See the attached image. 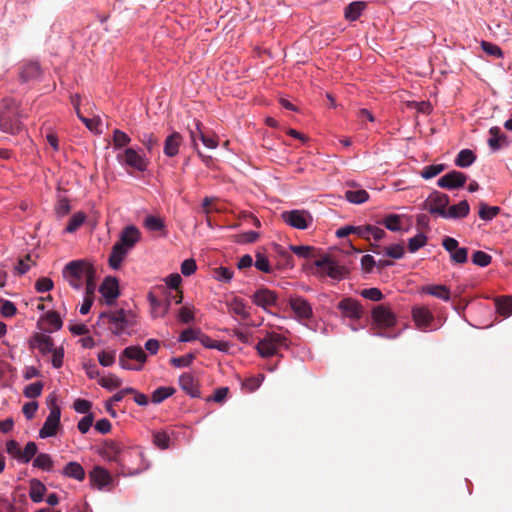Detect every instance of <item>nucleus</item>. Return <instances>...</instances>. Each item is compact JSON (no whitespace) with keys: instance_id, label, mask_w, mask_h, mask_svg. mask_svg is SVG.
Masks as SVG:
<instances>
[{"instance_id":"412c9836","label":"nucleus","mask_w":512,"mask_h":512,"mask_svg":"<svg viewBox=\"0 0 512 512\" xmlns=\"http://www.w3.org/2000/svg\"><path fill=\"white\" fill-rule=\"evenodd\" d=\"M129 249H126V247L120 245L119 243H115L112 247L111 253L109 255L108 263L109 266L117 270L121 267V264L127 254L129 253Z\"/></svg>"},{"instance_id":"bf43d9fd","label":"nucleus","mask_w":512,"mask_h":512,"mask_svg":"<svg viewBox=\"0 0 512 512\" xmlns=\"http://www.w3.org/2000/svg\"><path fill=\"white\" fill-rule=\"evenodd\" d=\"M360 295L368 300L375 301V302L381 301L384 297L381 290L378 288H375V287L363 289L360 292Z\"/></svg>"},{"instance_id":"680f3d73","label":"nucleus","mask_w":512,"mask_h":512,"mask_svg":"<svg viewBox=\"0 0 512 512\" xmlns=\"http://www.w3.org/2000/svg\"><path fill=\"white\" fill-rule=\"evenodd\" d=\"M71 210L70 203L67 198H59L55 206V212L59 217L66 216Z\"/></svg>"},{"instance_id":"8fccbe9b","label":"nucleus","mask_w":512,"mask_h":512,"mask_svg":"<svg viewBox=\"0 0 512 512\" xmlns=\"http://www.w3.org/2000/svg\"><path fill=\"white\" fill-rule=\"evenodd\" d=\"M188 129L193 148L197 151L198 156L201 157L205 163H208L211 157L204 156L202 152L198 149L197 139L199 138V133H197L196 124L193 122V125H189Z\"/></svg>"},{"instance_id":"5701e85b","label":"nucleus","mask_w":512,"mask_h":512,"mask_svg":"<svg viewBox=\"0 0 512 512\" xmlns=\"http://www.w3.org/2000/svg\"><path fill=\"white\" fill-rule=\"evenodd\" d=\"M122 453V446L116 441L105 442L102 448V455L109 461L118 462Z\"/></svg>"},{"instance_id":"a878e982","label":"nucleus","mask_w":512,"mask_h":512,"mask_svg":"<svg viewBox=\"0 0 512 512\" xmlns=\"http://www.w3.org/2000/svg\"><path fill=\"white\" fill-rule=\"evenodd\" d=\"M62 473L64 476L76 479L78 481H83L85 479V470L78 462H69L64 467Z\"/></svg>"},{"instance_id":"4d7b16f0","label":"nucleus","mask_w":512,"mask_h":512,"mask_svg":"<svg viewBox=\"0 0 512 512\" xmlns=\"http://www.w3.org/2000/svg\"><path fill=\"white\" fill-rule=\"evenodd\" d=\"M44 320L53 327L54 330H59L62 327V319L58 312L49 311L45 314Z\"/></svg>"},{"instance_id":"774afa93","label":"nucleus","mask_w":512,"mask_h":512,"mask_svg":"<svg viewBox=\"0 0 512 512\" xmlns=\"http://www.w3.org/2000/svg\"><path fill=\"white\" fill-rule=\"evenodd\" d=\"M482 49L489 55H492L494 57L500 58L503 56L502 50L497 45L482 41L481 43Z\"/></svg>"},{"instance_id":"2eb2a0df","label":"nucleus","mask_w":512,"mask_h":512,"mask_svg":"<svg viewBox=\"0 0 512 512\" xmlns=\"http://www.w3.org/2000/svg\"><path fill=\"white\" fill-rule=\"evenodd\" d=\"M412 318L416 326L421 330L428 329L434 321V315L425 306H415L412 308Z\"/></svg>"},{"instance_id":"b1692460","label":"nucleus","mask_w":512,"mask_h":512,"mask_svg":"<svg viewBox=\"0 0 512 512\" xmlns=\"http://www.w3.org/2000/svg\"><path fill=\"white\" fill-rule=\"evenodd\" d=\"M469 211V203L466 200H462L458 204L450 206L447 209L444 218H464L469 214Z\"/></svg>"},{"instance_id":"13d9d810","label":"nucleus","mask_w":512,"mask_h":512,"mask_svg":"<svg viewBox=\"0 0 512 512\" xmlns=\"http://www.w3.org/2000/svg\"><path fill=\"white\" fill-rule=\"evenodd\" d=\"M153 442L160 449H167L170 443V436L164 432H155L153 434Z\"/></svg>"},{"instance_id":"473e14b6","label":"nucleus","mask_w":512,"mask_h":512,"mask_svg":"<svg viewBox=\"0 0 512 512\" xmlns=\"http://www.w3.org/2000/svg\"><path fill=\"white\" fill-rule=\"evenodd\" d=\"M476 160V155L474 152L470 149H463L461 150L456 159H455V165L461 168L469 167L474 163Z\"/></svg>"},{"instance_id":"37998d69","label":"nucleus","mask_w":512,"mask_h":512,"mask_svg":"<svg viewBox=\"0 0 512 512\" xmlns=\"http://www.w3.org/2000/svg\"><path fill=\"white\" fill-rule=\"evenodd\" d=\"M86 215L83 212L75 213L69 220L68 225L65 228L67 233L75 232L85 221Z\"/></svg>"},{"instance_id":"09e8293b","label":"nucleus","mask_w":512,"mask_h":512,"mask_svg":"<svg viewBox=\"0 0 512 512\" xmlns=\"http://www.w3.org/2000/svg\"><path fill=\"white\" fill-rule=\"evenodd\" d=\"M445 168L446 166L444 164L428 165L422 169L421 176L424 179H431L444 171Z\"/></svg>"},{"instance_id":"58836bf2","label":"nucleus","mask_w":512,"mask_h":512,"mask_svg":"<svg viewBox=\"0 0 512 512\" xmlns=\"http://www.w3.org/2000/svg\"><path fill=\"white\" fill-rule=\"evenodd\" d=\"M33 466L45 471H51L53 468V460L49 454L40 453L35 457Z\"/></svg>"},{"instance_id":"1a4fd4ad","label":"nucleus","mask_w":512,"mask_h":512,"mask_svg":"<svg viewBox=\"0 0 512 512\" xmlns=\"http://www.w3.org/2000/svg\"><path fill=\"white\" fill-rule=\"evenodd\" d=\"M449 201L450 199L448 195L439 191H433L424 202V208L430 213L439 214L444 218Z\"/></svg>"},{"instance_id":"f704fd0d","label":"nucleus","mask_w":512,"mask_h":512,"mask_svg":"<svg viewBox=\"0 0 512 512\" xmlns=\"http://www.w3.org/2000/svg\"><path fill=\"white\" fill-rule=\"evenodd\" d=\"M345 198L351 203L362 204L369 199V194L364 189L347 190L345 192Z\"/></svg>"},{"instance_id":"de8ad7c7","label":"nucleus","mask_w":512,"mask_h":512,"mask_svg":"<svg viewBox=\"0 0 512 512\" xmlns=\"http://www.w3.org/2000/svg\"><path fill=\"white\" fill-rule=\"evenodd\" d=\"M426 243H427V237L424 234L419 233L416 236L409 239L408 250L411 253H415L421 247L425 246Z\"/></svg>"},{"instance_id":"ddd939ff","label":"nucleus","mask_w":512,"mask_h":512,"mask_svg":"<svg viewBox=\"0 0 512 512\" xmlns=\"http://www.w3.org/2000/svg\"><path fill=\"white\" fill-rule=\"evenodd\" d=\"M372 319L379 328H389L396 323L394 313L383 305H378L373 309Z\"/></svg>"},{"instance_id":"393cba45","label":"nucleus","mask_w":512,"mask_h":512,"mask_svg":"<svg viewBox=\"0 0 512 512\" xmlns=\"http://www.w3.org/2000/svg\"><path fill=\"white\" fill-rule=\"evenodd\" d=\"M422 292L443 301L450 300V290L445 285H426L422 288Z\"/></svg>"},{"instance_id":"7ed1b4c3","label":"nucleus","mask_w":512,"mask_h":512,"mask_svg":"<svg viewBox=\"0 0 512 512\" xmlns=\"http://www.w3.org/2000/svg\"><path fill=\"white\" fill-rule=\"evenodd\" d=\"M281 348H288V340L285 336L275 332H267L255 346L262 358L277 356Z\"/></svg>"},{"instance_id":"f257e3e1","label":"nucleus","mask_w":512,"mask_h":512,"mask_svg":"<svg viewBox=\"0 0 512 512\" xmlns=\"http://www.w3.org/2000/svg\"><path fill=\"white\" fill-rule=\"evenodd\" d=\"M21 114L13 100L5 99L0 102V130L15 135L23 129Z\"/></svg>"},{"instance_id":"e2e57ef3","label":"nucleus","mask_w":512,"mask_h":512,"mask_svg":"<svg viewBox=\"0 0 512 512\" xmlns=\"http://www.w3.org/2000/svg\"><path fill=\"white\" fill-rule=\"evenodd\" d=\"M16 311V306L11 301L0 299V312L4 317L14 316Z\"/></svg>"},{"instance_id":"2f4dec72","label":"nucleus","mask_w":512,"mask_h":512,"mask_svg":"<svg viewBox=\"0 0 512 512\" xmlns=\"http://www.w3.org/2000/svg\"><path fill=\"white\" fill-rule=\"evenodd\" d=\"M34 341L36 343V347L42 354L50 353L55 349L53 339L48 335L37 334L34 337Z\"/></svg>"},{"instance_id":"a211bd4d","label":"nucleus","mask_w":512,"mask_h":512,"mask_svg":"<svg viewBox=\"0 0 512 512\" xmlns=\"http://www.w3.org/2000/svg\"><path fill=\"white\" fill-rule=\"evenodd\" d=\"M100 292L106 299L108 304H111L119 295V285L115 278L107 277L100 286Z\"/></svg>"},{"instance_id":"0e129e2a","label":"nucleus","mask_w":512,"mask_h":512,"mask_svg":"<svg viewBox=\"0 0 512 512\" xmlns=\"http://www.w3.org/2000/svg\"><path fill=\"white\" fill-rule=\"evenodd\" d=\"M451 260L457 264H463L468 258V249L461 247L450 254Z\"/></svg>"},{"instance_id":"20e7f679","label":"nucleus","mask_w":512,"mask_h":512,"mask_svg":"<svg viewBox=\"0 0 512 512\" xmlns=\"http://www.w3.org/2000/svg\"><path fill=\"white\" fill-rule=\"evenodd\" d=\"M147 355L140 346L126 347L119 356V364L123 369L141 370Z\"/></svg>"},{"instance_id":"c03bdc74","label":"nucleus","mask_w":512,"mask_h":512,"mask_svg":"<svg viewBox=\"0 0 512 512\" xmlns=\"http://www.w3.org/2000/svg\"><path fill=\"white\" fill-rule=\"evenodd\" d=\"M290 250L296 254L298 257L301 258H314L315 255V248L312 246H305V245H291Z\"/></svg>"},{"instance_id":"c9c22d12","label":"nucleus","mask_w":512,"mask_h":512,"mask_svg":"<svg viewBox=\"0 0 512 512\" xmlns=\"http://www.w3.org/2000/svg\"><path fill=\"white\" fill-rule=\"evenodd\" d=\"M500 213L498 206H488L486 203L481 202L479 204V217L482 220L490 221Z\"/></svg>"},{"instance_id":"6e6d98bb","label":"nucleus","mask_w":512,"mask_h":512,"mask_svg":"<svg viewBox=\"0 0 512 512\" xmlns=\"http://www.w3.org/2000/svg\"><path fill=\"white\" fill-rule=\"evenodd\" d=\"M195 356L193 354H186L180 357H173L170 359V364L176 368L188 367L192 364Z\"/></svg>"},{"instance_id":"9d476101","label":"nucleus","mask_w":512,"mask_h":512,"mask_svg":"<svg viewBox=\"0 0 512 512\" xmlns=\"http://www.w3.org/2000/svg\"><path fill=\"white\" fill-rule=\"evenodd\" d=\"M288 303L298 321L302 322L312 319L313 309L305 298L302 296H291Z\"/></svg>"},{"instance_id":"4be33fe9","label":"nucleus","mask_w":512,"mask_h":512,"mask_svg":"<svg viewBox=\"0 0 512 512\" xmlns=\"http://www.w3.org/2000/svg\"><path fill=\"white\" fill-rule=\"evenodd\" d=\"M92 484L97 485L99 488L107 486L112 481V477L109 472L100 467H95L89 474Z\"/></svg>"},{"instance_id":"5fc2aeb1","label":"nucleus","mask_w":512,"mask_h":512,"mask_svg":"<svg viewBox=\"0 0 512 512\" xmlns=\"http://www.w3.org/2000/svg\"><path fill=\"white\" fill-rule=\"evenodd\" d=\"M144 224L150 231H161L165 227L161 218L152 215L145 218Z\"/></svg>"},{"instance_id":"4c0bfd02","label":"nucleus","mask_w":512,"mask_h":512,"mask_svg":"<svg viewBox=\"0 0 512 512\" xmlns=\"http://www.w3.org/2000/svg\"><path fill=\"white\" fill-rule=\"evenodd\" d=\"M41 73L40 66L38 63L31 62L26 64L21 71V78L23 81H29L37 78Z\"/></svg>"},{"instance_id":"f03ea898","label":"nucleus","mask_w":512,"mask_h":512,"mask_svg":"<svg viewBox=\"0 0 512 512\" xmlns=\"http://www.w3.org/2000/svg\"><path fill=\"white\" fill-rule=\"evenodd\" d=\"M94 267L84 261H71L64 270L63 276L74 289H80L86 278H91Z\"/></svg>"},{"instance_id":"79ce46f5","label":"nucleus","mask_w":512,"mask_h":512,"mask_svg":"<svg viewBox=\"0 0 512 512\" xmlns=\"http://www.w3.org/2000/svg\"><path fill=\"white\" fill-rule=\"evenodd\" d=\"M37 445L33 441H29L26 445L24 450H21L19 461L22 463H28L30 460L37 456Z\"/></svg>"},{"instance_id":"6e6552de","label":"nucleus","mask_w":512,"mask_h":512,"mask_svg":"<svg viewBox=\"0 0 512 512\" xmlns=\"http://www.w3.org/2000/svg\"><path fill=\"white\" fill-rule=\"evenodd\" d=\"M100 318L108 319L110 324L109 329L115 335L121 334L130 325L127 313L124 309L113 312H103L100 314Z\"/></svg>"},{"instance_id":"aec40b11","label":"nucleus","mask_w":512,"mask_h":512,"mask_svg":"<svg viewBox=\"0 0 512 512\" xmlns=\"http://www.w3.org/2000/svg\"><path fill=\"white\" fill-rule=\"evenodd\" d=\"M179 384L183 391L193 398L200 397V389L198 382L190 373H183L179 377Z\"/></svg>"},{"instance_id":"6ab92c4d","label":"nucleus","mask_w":512,"mask_h":512,"mask_svg":"<svg viewBox=\"0 0 512 512\" xmlns=\"http://www.w3.org/2000/svg\"><path fill=\"white\" fill-rule=\"evenodd\" d=\"M183 142V137L179 132H173L168 135L164 141V149L163 152L167 157H175L179 148Z\"/></svg>"},{"instance_id":"69168bd1","label":"nucleus","mask_w":512,"mask_h":512,"mask_svg":"<svg viewBox=\"0 0 512 512\" xmlns=\"http://www.w3.org/2000/svg\"><path fill=\"white\" fill-rule=\"evenodd\" d=\"M386 255L393 259H400L404 255V247L402 244H393L385 248Z\"/></svg>"},{"instance_id":"9b49d317","label":"nucleus","mask_w":512,"mask_h":512,"mask_svg":"<svg viewBox=\"0 0 512 512\" xmlns=\"http://www.w3.org/2000/svg\"><path fill=\"white\" fill-rule=\"evenodd\" d=\"M314 265L320 270L321 273L326 274L334 279L342 278L346 272L344 267L338 266L328 255L316 259L314 261Z\"/></svg>"},{"instance_id":"f3484780","label":"nucleus","mask_w":512,"mask_h":512,"mask_svg":"<svg viewBox=\"0 0 512 512\" xmlns=\"http://www.w3.org/2000/svg\"><path fill=\"white\" fill-rule=\"evenodd\" d=\"M252 300L257 306L268 309L276 304L277 295L267 288H261L253 294Z\"/></svg>"},{"instance_id":"052dcab7","label":"nucleus","mask_w":512,"mask_h":512,"mask_svg":"<svg viewBox=\"0 0 512 512\" xmlns=\"http://www.w3.org/2000/svg\"><path fill=\"white\" fill-rule=\"evenodd\" d=\"M200 337V329L197 328H187L179 336L180 342H190L193 340H198Z\"/></svg>"},{"instance_id":"0eeeda50","label":"nucleus","mask_w":512,"mask_h":512,"mask_svg":"<svg viewBox=\"0 0 512 512\" xmlns=\"http://www.w3.org/2000/svg\"><path fill=\"white\" fill-rule=\"evenodd\" d=\"M281 218L286 224L300 230L307 229L313 221L310 213L305 210L284 211Z\"/></svg>"},{"instance_id":"f8f14e48","label":"nucleus","mask_w":512,"mask_h":512,"mask_svg":"<svg viewBox=\"0 0 512 512\" xmlns=\"http://www.w3.org/2000/svg\"><path fill=\"white\" fill-rule=\"evenodd\" d=\"M337 308L340 310L343 317H347L351 320H358L363 315L361 304L353 298H344L337 304Z\"/></svg>"},{"instance_id":"cd10ccee","label":"nucleus","mask_w":512,"mask_h":512,"mask_svg":"<svg viewBox=\"0 0 512 512\" xmlns=\"http://www.w3.org/2000/svg\"><path fill=\"white\" fill-rule=\"evenodd\" d=\"M495 306L500 315L509 317L512 315V296L497 297L495 299Z\"/></svg>"},{"instance_id":"338daca9","label":"nucleus","mask_w":512,"mask_h":512,"mask_svg":"<svg viewBox=\"0 0 512 512\" xmlns=\"http://www.w3.org/2000/svg\"><path fill=\"white\" fill-rule=\"evenodd\" d=\"M93 421H94V416L92 413H88L87 415H85L79 422H78V430L82 433V434H85L89 431V429L91 428L92 424H93Z\"/></svg>"},{"instance_id":"a18cd8bd","label":"nucleus","mask_w":512,"mask_h":512,"mask_svg":"<svg viewBox=\"0 0 512 512\" xmlns=\"http://www.w3.org/2000/svg\"><path fill=\"white\" fill-rule=\"evenodd\" d=\"M99 384L108 390H114L121 386L122 380L116 375L110 374L106 377H102L99 380Z\"/></svg>"},{"instance_id":"72a5a7b5","label":"nucleus","mask_w":512,"mask_h":512,"mask_svg":"<svg viewBox=\"0 0 512 512\" xmlns=\"http://www.w3.org/2000/svg\"><path fill=\"white\" fill-rule=\"evenodd\" d=\"M131 138L120 129L113 130L112 143L114 149H122L129 145Z\"/></svg>"},{"instance_id":"c756f323","label":"nucleus","mask_w":512,"mask_h":512,"mask_svg":"<svg viewBox=\"0 0 512 512\" xmlns=\"http://www.w3.org/2000/svg\"><path fill=\"white\" fill-rule=\"evenodd\" d=\"M491 137L488 139L489 147L496 151L503 146V143L506 141V136L501 133L499 127H492L489 130Z\"/></svg>"},{"instance_id":"c85d7f7f","label":"nucleus","mask_w":512,"mask_h":512,"mask_svg":"<svg viewBox=\"0 0 512 512\" xmlns=\"http://www.w3.org/2000/svg\"><path fill=\"white\" fill-rule=\"evenodd\" d=\"M228 309L230 313L240 316L242 319L246 320L250 317V313L248 312L246 305L244 302L235 297L228 303Z\"/></svg>"},{"instance_id":"a19ab883","label":"nucleus","mask_w":512,"mask_h":512,"mask_svg":"<svg viewBox=\"0 0 512 512\" xmlns=\"http://www.w3.org/2000/svg\"><path fill=\"white\" fill-rule=\"evenodd\" d=\"M378 223L384 225L388 230L393 232L401 230V216L397 214L387 215Z\"/></svg>"},{"instance_id":"603ef678","label":"nucleus","mask_w":512,"mask_h":512,"mask_svg":"<svg viewBox=\"0 0 512 512\" xmlns=\"http://www.w3.org/2000/svg\"><path fill=\"white\" fill-rule=\"evenodd\" d=\"M139 141L149 153L158 145V138L153 133H143L139 136Z\"/></svg>"},{"instance_id":"ea45409f","label":"nucleus","mask_w":512,"mask_h":512,"mask_svg":"<svg viewBox=\"0 0 512 512\" xmlns=\"http://www.w3.org/2000/svg\"><path fill=\"white\" fill-rule=\"evenodd\" d=\"M194 123L196 124V129H197V133H199V139L202 141V143L207 147V148H210V149H214L218 146V142H217V139L214 137V136H208L206 135L201 127H202V123L197 120V119H194Z\"/></svg>"},{"instance_id":"bb28decb","label":"nucleus","mask_w":512,"mask_h":512,"mask_svg":"<svg viewBox=\"0 0 512 512\" xmlns=\"http://www.w3.org/2000/svg\"><path fill=\"white\" fill-rule=\"evenodd\" d=\"M46 490L47 489L45 485L40 480L35 478L30 480L29 496L33 502H41L43 500Z\"/></svg>"},{"instance_id":"423d86ee","label":"nucleus","mask_w":512,"mask_h":512,"mask_svg":"<svg viewBox=\"0 0 512 512\" xmlns=\"http://www.w3.org/2000/svg\"><path fill=\"white\" fill-rule=\"evenodd\" d=\"M48 403L50 407V413L46 418L44 425L39 431V436L43 439L55 436L60 425L61 410L59 406L56 405L55 396L49 397Z\"/></svg>"},{"instance_id":"39448f33","label":"nucleus","mask_w":512,"mask_h":512,"mask_svg":"<svg viewBox=\"0 0 512 512\" xmlns=\"http://www.w3.org/2000/svg\"><path fill=\"white\" fill-rule=\"evenodd\" d=\"M116 159L122 166H128L139 172L146 171L149 165L145 155L134 148H126L123 152L117 154Z\"/></svg>"},{"instance_id":"e433bc0d","label":"nucleus","mask_w":512,"mask_h":512,"mask_svg":"<svg viewBox=\"0 0 512 512\" xmlns=\"http://www.w3.org/2000/svg\"><path fill=\"white\" fill-rule=\"evenodd\" d=\"M176 392L175 388L173 387H158L156 390L153 391L151 400L155 404H159L163 402L165 399L169 398Z\"/></svg>"},{"instance_id":"4468645a","label":"nucleus","mask_w":512,"mask_h":512,"mask_svg":"<svg viewBox=\"0 0 512 512\" xmlns=\"http://www.w3.org/2000/svg\"><path fill=\"white\" fill-rule=\"evenodd\" d=\"M467 181V176L460 172L453 170L438 179V186L444 189H456L463 187Z\"/></svg>"},{"instance_id":"dca6fc26","label":"nucleus","mask_w":512,"mask_h":512,"mask_svg":"<svg viewBox=\"0 0 512 512\" xmlns=\"http://www.w3.org/2000/svg\"><path fill=\"white\" fill-rule=\"evenodd\" d=\"M140 238V230L134 225H129L122 229L117 243L131 250L139 242Z\"/></svg>"},{"instance_id":"49530a36","label":"nucleus","mask_w":512,"mask_h":512,"mask_svg":"<svg viewBox=\"0 0 512 512\" xmlns=\"http://www.w3.org/2000/svg\"><path fill=\"white\" fill-rule=\"evenodd\" d=\"M44 384L41 381H37L27 385L23 391V394L27 398H37L41 395Z\"/></svg>"},{"instance_id":"7c9ffc66","label":"nucleus","mask_w":512,"mask_h":512,"mask_svg":"<svg viewBox=\"0 0 512 512\" xmlns=\"http://www.w3.org/2000/svg\"><path fill=\"white\" fill-rule=\"evenodd\" d=\"M365 7L366 3L363 1H355L350 3L345 8V18L349 21L357 20L360 17L362 11L365 9Z\"/></svg>"},{"instance_id":"3c124183","label":"nucleus","mask_w":512,"mask_h":512,"mask_svg":"<svg viewBox=\"0 0 512 512\" xmlns=\"http://www.w3.org/2000/svg\"><path fill=\"white\" fill-rule=\"evenodd\" d=\"M491 261L492 257L484 251L478 250L472 254V262L477 266L486 267L491 263Z\"/></svg>"},{"instance_id":"864d4df0","label":"nucleus","mask_w":512,"mask_h":512,"mask_svg":"<svg viewBox=\"0 0 512 512\" xmlns=\"http://www.w3.org/2000/svg\"><path fill=\"white\" fill-rule=\"evenodd\" d=\"M177 318L181 323L184 324L193 322L195 319L194 309L187 305L182 306L178 311Z\"/></svg>"}]
</instances>
